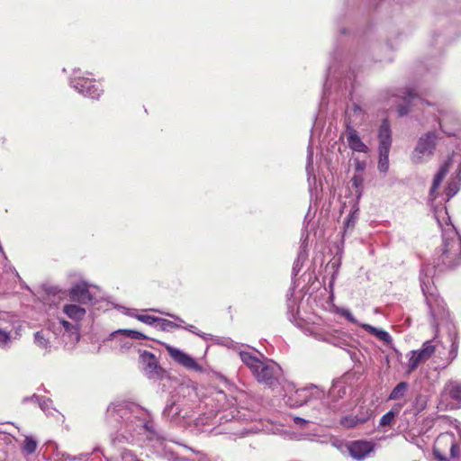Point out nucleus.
Here are the masks:
<instances>
[{"label": "nucleus", "instance_id": "obj_14", "mask_svg": "<svg viewBox=\"0 0 461 461\" xmlns=\"http://www.w3.org/2000/svg\"><path fill=\"white\" fill-rule=\"evenodd\" d=\"M347 140V144L350 149L356 152L367 153L369 148L361 140L357 131L351 125V122H347L346 130L343 133Z\"/></svg>", "mask_w": 461, "mask_h": 461}, {"label": "nucleus", "instance_id": "obj_15", "mask_svg": "<svg viewBox=\"0 0 461 461\" xmlns=\"http://www.w3.org/2000/svg\"><path fill=\"white\" fill-rule=\"evenodd\" d=\"M347 393V388L342 383H336L332 385L329 392V408L334 412H339L345 411V402H338L339 399H342Z\"/></svg>", "mask_w": 461, "mask_h": 461}, {"label": "nucleus", "instance_id": "obj_20", "mask_svg": "<svg viewBox=\"0 0 461 461\" xmlns=\"http://www.w3.org/2000/svg\"><path fill=\"white\" fill-rule=\"evenodd\" d=\"M402 409V403L394 404L388 412L382 416L379 427H392L395 423V418L400 414Z\"/></svg>", "mask_w": 461, "mask_h": 461}, {"label": "nucleus", "instance_id": "obj_36", "mask_svg": "<svg viewBox=\"0 0 461 461\" xmlns=\"http://www.w3.org/2000/svg\"><path fill=\"white\" fill-rule=\"evenodd\" d=\"M312 158H313V150L311 145H309L307 149V165H306V172L308 175V180H311L312 176L313 180H315V176L313 175V167H312Z\"/></svg>", "mask_w": 461, "mask_h": 461}, {"label": "nucleus", "instance_id": "obj_13", "mask_svg": "<svg viewBox=\"0 0 461 461\" xmlns=\"http://www.w3.org/2000/svg\"><path fill=\"white\" fill-rule=\"evenodd\" d=\"M144 339L147 337L137 330H118L111 333L110 339L119 343L121 350L128 349L131 347V344L126 339Z\"/></svg>", "mask_w": 461, "mask_h": 461}, {"label": "nucleus", "instance_id": "obj_8", "mask_svg": "<svg viewBox=\"0 0 461 461\" xmlns=\"http://www.w3.org/2000/svg\"><path fill=\"white\" fill-rule=\"evenodd\" d=\"M140 363L143 374L149 379L158 380L164 376L165 370L159 365L156 356L146 350L140 355Z\"/></svg>", "mask_w": 461, "mask_h": 461}, {"label": "nucleus", "instance_id": "obj_39", "mask_svg": "<svg viewBox=\"0 0 461 461\" xmlns=\"http://www.w3.org/2000/svg\"><path fill=\"white\" fill-rule=\"evenodd\" d=\"M403 396V382H400L390 393L389 400H396Z\"/></svg>", "mask_w": 461, "mask_h": 461}, {"label": "nucleus", "instance_id": "obj_24", "mask_svg": "<svg viewBox=\"0 0 461 461\" xmlns=\"http://www.w3.org/2000/svg\"><path fill=\"white\" fill-rule=\"evenodd\" d=\"M364 120V111L358 104H353L351 108L347 110V118L345 125L350 122L351 125Z\"/></svg>", "mask_w": 461, "mask_h": 461}, {"label": "nucleus", "instance_id": "obj_25", "mask_svg": "<svg viewBox=\"0 0 461 461\" xmlns=\"http://www.w3.org/2000/svg\"><path fill=\"white\" fill-rule=\"evenodd\" d=\"M33 402L38 403L40 408L47 414H52V401L49 398L40 397L37 394H33L31 397L24 398L23 402Z\"/></svg>", "mask_w": 461, "mask_h": 461}, {"label": "nucleus", "instance_id": "obj_17", "mask_svg": "<svg viewBox=\"0 0 461 461\" xmlns=\"http://www.w3.org/2000/svg\"><path fill=\"white\" fill-rule=\"evenodd\" d=\"M442 118L438 121L441 131L448 136H455L461 130V122L451 113L440 112Z\"/></svg>", "mask_w": 461, "mask_h": 461}, {"label": "nucleus", "instance_id": "obj_47", "mask_svg": "<svg viewBox=\"0 0 461 461\" xmlns=\"http://www.w3.org/2000/svg\"><path fill=\"white\" fill-rule=\"evenodd\" d=\"M456 191L457 190L455 186H453L451 184H448V185L446 189V194L448 197H452L453 195L456 194Z\"/></svg>", "mask_w": 461, "mask_h": 461}, {"label": "nucleus", "instance_id": "obj_23", "mask_svg": "<svg viewBox=\"0 0 461 461\" xmlns=\"http://www.w3.org/2000/svg\"><path fill=\"white\" fill-rule=\"evenodd\" d=\"M57 324L64 330V335L67 334L71 340L77 341L79 339L77 324L71 323L63 319H59Z\"/></svg>", "mask_w": 461, "mask_h": 461}, {"label": "nucleus", "instance_id": "obj_4", "mask_svg": "<svg viewBox=\"0 0 461 461\" xmlns=\"http://www.w3.org/2000/svg\"><path fill=\"white\" fill-rule=\"evenodd\" d=\"M433 454L438 461H454L460 457V447L453 432L438 436L434 442Z\"/></svg>", "mask_w": 461, "mask_h": 461}, {"label": "nucleus", "instance_id": "obj_12", "mask_svg": "<svg viewBox=\"0 0 461 461\" xmlns=\"http://www.w3.org/2000/svg\"><path fill=\"white\" fill-rule=\"evenodd\" d=\"M350 456L362 461L375 450V444L367 440L351 441L347 446Z\"/></svg>", "mask_w": 461, "mask_h": 461}, {"label": "nucleus", "instance_id": "obj_7", "mask_svg": "<svg viewBox=\"0 0 461 461\" xmlns=\"http://www.w3.org/2000/svg\"><path fill=\"white\" fill-rule=\"evenodd\" d=\"M17 321L9 313L0 314V348H9L17 339Z\"/></svg>", "mask_w": 461, "mask_h": 461}, {"label": "nucleus", "instance_id": "obj_52", "mask_svg": "<svg viewBox=\"0 0 461 461\" xmlns=\"http://www.w3.org/2000/svg\"><path fill=\"white\" fill-rule=\"evenodd\" d=\"M398 113H399V114H400V115H402V114H403V106L400 105V106L398 107Z\"/></svg>", "mask_w": 461, "mask_h": 461}, {"label": "nucleus", "instance_id": "obj_16", "mask_svg": "<svg viewBox=\"0 0 461 461\" xmlns=\"http://www.w3.org/2000/svg\"><path fill=\"white\" fill-rule=\"evenodd\" d=\"M187 411L181 402L168 401L163 411V415L173 422L180 423L186 420Z\"/></svg>", "mask_w": 461, "mask_h": 461}, {"label": "nucleus", "instance_id": "obj_11", "mask_svg": "<svg viewBox=\"0 0 461 461\" xmlns=\"http://www.w3.org/2000/svg\"><path fill=\"white\" fill-rule=\"evenodd\" d=\"M165 348L170 357L178 365L184 366L186 369L199 371L201 366L191 356L168 344L165 345Z\"/></svg>", "mask_w": 461, "mask_h": 461}, {"label": "nucleus", "instance_id": "obj_51", "mask_svg": "<svg viewBox=\"0 0 461 461\" xmlns=\"http://www.w3.org/2000/svg\"><path fill=\"white\" fill-rule=\"evenodd\" d=\"M167 316H169V317H171V318H173L174 320H176V321H179L180 323H184V322H185V321H184L180 317H178V316H176V315H174V314H168V313H167Z\"/></svg>", "mask_w": 461, "mask_h": 461}, {"label": "nucleus", "instance_id": "obj_48", "mask_svg": "<svg viewBox=\"0 0 461 461\" xmlns=\"http://www.w3.org/2000/svg\"><path fill=\"white\" fill-rule=\"evenodd\" d=\"M294 421L296 425H298L300 427H303L305 424L308 423V420H306L301 417H294Z\"/></svg>", "mask_w": 461, "mask_h": 461}, {"label": "nucleus", "instance_id": "obj_44", "mask_svg": "<svg viewBox=\"0 0 461 461\" xmlns=\"http://www.w3.org/2000/svg\"><path fill=\"white\" fill-rule=\"evenodd\" d=\"M184 329L204 339H206L207 336H209L208 334L200 332L194 325H187V326L184 327Z\"/></svg>", "mask_w": 461, "mask_h": 461}, {"label": "nucleus", "instance_id": "obj_29", "mask_svg": "<svg viewBox=\"0 0 461 461\" xmlns=\"http://www.w3.org/2000/svg\"><path fill=\"white\" fill-rule=\"evenodd\" d=\"M361 327L365 330L368 331L370 334H373L374 336H375L377 339L384 342H389L391 339V336L389 335V333L383 330H379L369 324H361Z\"/></svg>", "mask_w": 461, "mask_h": 461}, {"label": "nucleus", "instance_id": "obj_46", "mask_svg": "<svg viewBox=\"0 0 461 461\" xmlns=\"http://www.w3.org/2000/svg\"><path fill=\"white\" fill-rule=\"evenodd\" d=\"M366 163L362 160H355V169L358 172H363L366 169Z\"/></svg>", "mask_w": 461, "mask_h": 461}, {"label": "nucleus", "instance_id": "obj_27", "mask_svg": "<svg viewBox=\"0 0 461 461\" xmlns=\"http://www.w3.org/2000/svg\"><path fill=\"white\" fill-rule=\"evenodd\" d=\"M368 419V415L358 416H346L340 420V423L345 428H354L358 424L366 422Z\"/></svg>", "mask_w": 461, "mask_h": 461}, {"label": "nucleus", "instance_id": "obj_2", "mask_svg": "<svg viewBox=\"0 0 461 461\" xmlns=\"http://www.w3.org/2000/svg\"><path fill=\"white\" fill-rule=\"evenodd\" d=\"M107 416L121 423L114 438L119 442L132 443L141 435L152 439L156 435L150 415L136 404L113 403L107 408Z\"/></svg>", "mask_w": 461, "mask_h": 461}, {"label": "nucleus", "instance_id": "obj_37", "mask_svg": "<svg viewBox=\"0 0 461 461\" xmlns=\"http://www.w3.org/2000/svg\"><path fill=\"white\" fill-rule=\"evenodd\" d=\"M34 342L38 347L43 349H47L50 347L49 339L46 338L43 331H37L34 334Z\"/></svg>", "mask_w": 461, "mask_h": 461}, {"label": "nucleus", "instance_id": "obj_18", "mask_svg": "<svg viewBox=\"0 0 461 461\" xmlns=\"http://www.w3.org/2000/svg\"><path fill=\"white\" fill-rule=\"evenodd\" d=\"M69 298L71 301L81 304L91 303L93 300L88 285L85 282L78 283L71 287L69 291Z\"/></svg>", "mask_w": 461, "mask_h": 461}, {"label": "nucleus", "instance_id": "obj_26", "mask_svg": "<svg viewBox=\"0 0 461 461\" xmlns=\"http://www.w3.org/2000/svg\"><path fill=\"white\" fill-rule=\"evenodd\" d=\"M289 400L294 402L292 404L301 406L309 402V389L308 386L297 389L294 394L289 397Z\"/></svg>", "mask_w": 461, "mask_h": 461}, {"label": "nucleus", "instance_id": "obj_1", "mask_svg": "<svg viewBox=\"0 0 461 461\" xmlns=\"http://www.w3.org/2000/svg\"><path fill=\"white\" fill-rule=\"evenodd\" d=\"M190 400H180L181 405L187 411L185 423L194 421L200 428L206 424L216 422L256 420L257 414L246 408L236 407L237 398L229 397L222 391H214L196 404L197 393L194 388H186Z\"/></svg>", "mask_w": 461, "mask_h": 461}, {"label": "nucleus", "instance_id": "obj_6", "mask_svg": "<svg viewBox=\"0 0 461 461\" xmlns=\"http://www.w3.org/2000/svg\"><path fill=\"white\" fill-rule=\"evenodd\" d=\"M253 375L259 383L272 387L279 383L282 369L276 362L265 359Z\"/></svg>", "mask_w": 461, "mask_h": 461}, {"label": "nucleus", "instance_id": "obj_9", "mask_svg": "<svg viewBox=\"0 0 461 461\" xmlns=\"http://www.w3.org/2000/svg\"><path fill=\"white\" fill-rule=\"evenodd\" d=\"M438 139V136L435 131H429L420 138L414 149L415 162H421L424 157L429 158L433 154Z\"/></svg>", "mask_w": 461, "mask_h": 461}, {"label": "nucleus", "instance_id": "obj_30", "mask_svg": "<svg viewBox=\"0 0 461 461\" xmlns=\"http://www.w3.org/2000/svg\"><path fill=\"white\" fill-rule=\"evenodd\" d=\"M425 361L429 360L436 351V346L432 340H427L423 343L422 348L417 350Z\"/></svg>", "mask_w": 461, "mask_h": 461}, {"label": "nucleus", "instance_id": "obj_42", "mask_svg": "<svg viewBox=\"0 0 461 461\" xmlns=\"http://www.w3.org/2000/svg\"><path fill=\"white\" fill-rule=\"evenodd\" d=\"M457 351H458V341L456 340V338H455L452 340L451 348L449 351L450 361L454 360L456 357Z\"/></svg>", "mask_w": 461, "mask_h": 461}, {"label": "nucleus", "instance_id": "obj_10", "mask_svg": "<svg viewBox=\"0 0 461 461\" xmlns=\"http://www.w3.org/2000/svg\"><path fill=\"white\" fill-rule=\"evenodd\" d=\"M70 85L78 93L86 97L92 99H97L102 94V89L95 83L90 81L88 78L84 77L77 76V72H74V76L71 78Z\"/></svg>", "mask_w": 461, "mask_h": 461}, {"label": "nucleus", "instance_id": "obj_43", "mask_svg": "<svg viewBox=\"0 0 461 461\" xmlns=\"http://www.w3.org/2000/svg\"><path fill=\"white\" fill-rule=\"evenodd\" d=\"M339 313L344 316L349 322L354 324H358L357 321L355 319L353 314L350 312L348 309H341L339 311Z\"/></svg>", "mask_w": 461, "mask_h": 461}, {"label": "nucleus", "instance_id": "obj_3", "mask_svg": "<svg viewBox=\"0 0 461 461\" xmlns=\"http://www.w3.org/2000/svg\"><path fill=\"white\" fill-rule=\"evenodd\" d=\"M461 264V239L453 234L444 237L440 254L436 259V267L440 271L451 270Z\"/></svg>", "mask_w": 461, "mask_h": 461}, {"label": "nucleus", "instance_id": "obj_50", "mask_svg": "<svg viewBox=\"0 0 461 461\" xmlns=\"http://www.w3.org/2000/svg\"><path fill=\"white\" fill-rule=\"evenodd\" d=\"M354 223H355V221L353 220V216H349L348 219H347V221H346V228L348 229L350 227H353L354 226Z\"/></svg>", "mask_w": 461, "mask_h": 461}, {"label": "nucleus", "instance_id": "obj_34", "mask_svg": "<svg viewBox=\"0 0 461 461\" xmlns=\"http://www.w3.org/2000/svg\"><path fill=\"white\" fill-rule=\"evenodd\" d=\"M307 255L303 249H301L298 253L297 258L294 263L293 266V275L297 276V274L300 272L303 262L306 260Z\"/></svg>", "mask_w": 461, "mask_h": 461}, {"label": "nucleus", "instance_id": "obj_49", "mask_svg": "<svg viewBox=\"0 0 461 461\" xmlns=\"http://www.w3.org/2000/svg\"><path fill=\"white\" fill-rule=\"evenodd\" d=\"M411 98H414V96L412 95L411 94V90H406L405 89V97H404V100H405V107L407 106V103H408V100L409 99H411ZM405 113H407V110L405 109Z\"/></svg>", "mask_w": 461, "mask_h": 461}, {"label": "nucleus", "instance_id": "obj_33", "mask_svg": "<svg viewBox=\"0 0 461 461\" xmlns=\"http://www.w3.org/2000/svg\"><path fill=\"white\" fill-rule=\"evenodd\" d=\"M37 445V441L33 438L27 436L22 449L25 454L31 455L36 451Z\"/></svg>", "mask_w": 461, "mask_h": 461}, {"label": "nucleus", "instance_id": "obj_21", "mask_svg": "<svg viewBox=\"0 0 461 461\" xmlns=\"http://www.w3.org/2000/svg\"><path fill=\"white\" fill-rule=\"evenodd\" d=\"M63 312L76 322L81 321L86 315L85 308L77 304H65Z\"/></svg>", "mask_w": 461, "mask_h": 461}, {"label": "nucleus", "instance_id": "obj_53", "mask_svg": "<svg viewBox=\"0 0 461 461\" xmlns=\"http://www.w3.org/2000/svg\"><path fill=\"white\" fill-rule=\"evenodd\" d=\"M176 326L177 327H174V329H180V328L184 329V327L180 323H176Z\"/></svg>", "mask_w": 461, "mask_h": 461}, {"label": "nucleus", "instance_id": "obj_19", "mask_svg": "<svg viewBox=\"0 0 461 461\" xmlns=\"http://www.w3.org/2000/svg\"><path fill=\"white\" fill-rule=\"evenodd\" d=\"M240 357L241 361L250 369L252 374L257 372L258 368L263 362L256 354L249 351H240Z\"/></svg>", "mask_w": 461, "mask_h": 461}, {"label": "nucleus", "instance_id": "obj_28", "mask_svg": "<svg viewBox=\"0 0 461 461\" xmlns=\"http://www.w3.org/2000/svg\"><path fill=\"white\" fill-rule=\"evenodd\" d=\"M445 392L451 399L456 401L457 403H461V384L456 382H451L446 385Z\"/></svg>", "mask_w": 461, "mask_h": 461}, {"label": "nucleus", "instance_id": "obj_22", "mask_svg": "<svg viewBox=\"0 0 461 461\" xmlns=\"http://www.w3.org/2000/svg\"><path fill=\"white\" fill-rule=\"evenodd\" d=\"M450 167V160L445 161L444 164L439 167L438 171L434 176L432 185L430 188V195H434L438 188L440 186L443 179L447 174Z\"/></svg>", "mask_w": 461, "mask_h": 461}, {"label": "nucleus", "instance_id": "obj_38", "mask_svg": "<svg viewBox=\"0 0 461 461\" xmlns=\"http://www.w3.org/2000/svg\"><path fill=\"white\" fill-rule=\"evenodd\" d=\"M353 187L356 189V193L359 197L362 194V187L364 183V177L361 175H355L351 178Z\"/></svg>", "mask_w": 461, "mask_h": 461}, {"label": "nucleus", "instance_id": "obj_40", "mask_svg": "<svg viewBox=\"0 0 461 461\" xmlns=\"http://www.w3.org/2000/svg\"><path fill=\"white\" fill-rule=\"evenodd\" d=\"M158 327H159L163 330H168L169 329H174L176 326V322L159 318Z\"/></svg>", "mask_w": 461, "mask_h": 461}, {"label": "nucleus", "instance_id": "obj_41", "mask_svg": "<svg viewBox=\"0 0 461 461\" xmlns=\"http://www.w3.org/2000/svg\"><path fill=\"white\" fill-rule=\"evenodd\" d=\"M121 457L122 461H141L132 451L128 449H124L121 452Z\"/></svg>", "mask_w": 461, "mask_h": 461}, {"label": "nucleus", "instance_id": "obj_35", "mask_svg": "<svg viewBox=\"0 0 461 461\" xmlns=\"http://www.w3.org/2000/svg\"><path fill=\"white\" fill-rule=\"evenodd\" d=\"M309 389V402L312 400H321L325 397V392L316 385L308 386Z\"/></svg>", "mask_w": 461, "mask_h": 461}, {"label": "nucleus", "instance_id": "obj_32", "mask_svg": "<svg viewBox=\"0 0 461 461\" xmlns=\"http://www.w3.org/2000/svg\"><path fill=\"white\" fill-rule=\"evenodd\" d=\"M132 316L134 318H136L138 321H140L147 325L158 327V323L159 321L158 317L151 316L147 313L134 314Z\"/></svg>", "mask_w": 461, "mask_h": 461}, {"label": "nucleus", "instance_id": "obj_31", "mask_svg": "<svg viewBox=\"0 0 461 461\" xmlns=\"http://www.w3.org/2000/svg\"><path fill=\"white\" fill-rule=\"evenodd\" d=\"M426 361L420 356V354L417 350H413L411 352V356L409 357L408 363V372H412L416 369L420 364L425 363Z\"/></svg>", "mask_w": 461, "mask_h": 461}, {"label": "nucleus", "instance_id": "obj_5", "mask_svg": "<svg viewBox=\"0 0 461 461\" xmlns=\"http://www.w3.org/2000/svg\"><path fill=\"white\" fill-rule=\"evenodd\" d=\"M378 139V169L382 173H386L389 168V150L392 144L390 124L386 119L383 120L379 127Z\"/></svg>", "mask_w": 461, "mask_h": 461}, {"label": "nucleus", "instance_id": "obj_45", "mask_svg": "<svg viewBox=\"0 0 461 461\" xmlns=\"http://www.w3.org/2000/svg\"><path fill=\"white\" fill-rule=\"evenodd\" d=\"M260 429L256 426L244 427L242 430H240V435L243 436L249 433H256Z\"/></svg>", "mask_w": 461, "mask_h": 461}]
</instances>
